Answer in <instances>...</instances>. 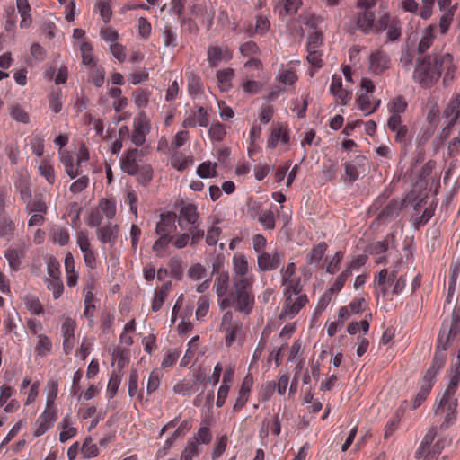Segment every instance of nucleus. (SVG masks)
Masks as SVG:
<instances>
[{"mask_svg": "<svg viewBox=\"0 0 460 460\" xmlns=\"http://www.w3.org/2000/svg\"><path fill=\"white\" fill-rule=\"evenodd\" d=\"M402 205L397 200H391L378 214L379 220H387L397 216Z\"/></svg>", "mask_w": 460, "mask_h": 460, "instance_id": "a18cd8bd", "label": "nucleus"}, {"mask_svg": "<svg viewBox=\"0 0 460 460\" xmlns=\"http://www.w3.org/2000/svg\"><path fill=\"white\" fill-rule=\"evenodd\" d=\"M456 69L451 54L429 55L418 60L412 79L422 88H430L444 74L443 83L447 84L454 80Z\"/></svg>", "mask_w": 460, "mask_h": 460, "instance_id": "f257e3e1", "label": "nucleus"}, {"mask_svg": "<svg viewBox=\"0 0 460 460\" xmlns=\"http://www.w3.org/2000/svg\"><path fill=\"white\" fill-rule=\"evenodd\" d=\"M254 283H232L227 297L221 302L220 309L233 307L236 312L249 315L255 305V296L252 291Z\"/></svg>", "mask_w": 460, "mask_h": 460, "instance_id": "7ed1b4c3", "label": "nucleus"}, {"mask_svg": "<svg viewBox=\"0 0 460 460\" xmlns=\"http://www.w3.org/2000/svg\"><path fill=\"white\" fill-rule=\"evenodd\" d=\"M209 119L207 111L203 107H199L196 111L189 113L182 121L184 128H195L196 126L207 127Z\"/></svg>", "mask_w": 460, "mask_h": 460, "instance_id": "b1692460", "label": "nucleus"}, {"mask_svg": "<svg viewBox=\"0 0 460 460\" xmlns=\"http://www.w3.org/2000/svg\"><path fill=\"white\" fill-rule=\"evenodd\" d=\"M435 31L436 26L433 24H430L427 28H425L418 45L419 53L422 54L430 48L436 37Z\"/></svg>", "mask_w": 460, "mask_h": 460, "instance_id": "c9c22d12", "label": "nucleus"}, {"mask_svg": "<svg viewBox=\"0 0 460 460\" xmlns=\"http://www.w3.org/2000/svg\"><path fill=\"white\" fill-rule=\"evenodd\" d=\"M47 288L52 292L53 298L58 299L64 292V285L60 278H52L45 280Z\"/></svg>", "mask_w": 460, "mask_h": 460, "instance_id": "864d4df0", "label": "nucleus"}, {"mask_svg": "<svg viewBox=\"0 0 460 460\" xmlns=\"http://www.w3.org/2000/svg\"><path fill=\"white\" fill-rule=\"evenodd\" d=\"M389 65V56L381 49L373 52L369 57V70L376 75L382 74Z\"/></svg>", "mask_w": 460, "mask_h": 460, "instance_id": "4be33fe9", "label": "nucleus"}, {"mask_svg": "<svg viewBox=\"0 0 460 460\" xmlns=\"http://www.w3.org/2000/svg\"><path fill=\"white\" fill-rule=\"evenodd\" d=\"M161 37L165 48L174 49L178 45L177 31L171 25H164L161 31Z\"/></svg>", "mask_w": 460, "mask_h": 460, "instance_id": "f704fd0d", "label": "nucleus"}, {"mask_svg": "<svg viewBox=\"0 0 460 460\" xmlns=\"http://www.w3.org/2000/svg\"><path fill=\"white\" fill-rule=\"evenodd\" d=\"M49 104L52 112L57 114L61 111L63 107L61 89L54 90L49 93Z\"/></svg>", "mask_w": 460, "mask_h": 460, "instance_id": "603ef678", "label": "nucleus"}, {"mask_svg": "<svg viewBox=\"0 0 460 460\" xmlns=\"http://www.w3.org/2000/svg\"><path fill=\"white\" fill-rule=\"evenodd\" d=\"M151 130L150 121L146 112L134 119L131 141L137 146H141L146 142V137Z\"/></svg>", "mask_w": 460, "mask_h": 460, "instance_id": "9b49d317", "label": "nucleus"}, {"mask_svg": "<svg viewBox=\"0 0 460 460\" xmlns=\"http://www.w3.org/2000/svg\"><path fill=\"white\" fill-rule=\"evenodd\" d=\"M301 5V0H277L276 9L279 8L286 14L293 15L297 13Z\"/></svg>", "mask_w": 460, "mask_h": 460, "instance_id": "49530a36", "label": "nucleus"}, {"mask_svg": "<svg viewBox=\"0 0 460 460\" xmlns=\"http://www.w3.org/2000/svg\"><path fill=\"white\" fill-rule=\"evenodd\" d=\"M233 279L232 283H254V276L251 271L248 260L243 253H235L233 256Z\"/></svg>", "mask_w": 460, "mask_h": 460, "instance_id": "0eeeda50", "label": "nucleus"}, {"mask_svg": "<svg viewBox=\"0 0 460 460\" xmlns=\"http://www.w3.org/2000/svg\"><path fill=\"white\" fill-rule=\"evenodd\" d=\"M394 17L391 16L389 13H384L379 16L377 21L374 22L373 33H381L385 31Z\"/></svg>", "mask_w": 460, "mask_h": 460, "instance_id": "0e129e2a", "label": "nucleus"}, {"mask_svg": "<svg viewBox=\"0 0 460 460\" xmlns=\"http://www.w3.org/2000/svg\"><path fill=\"white\" fill-rule=\"evenodd\" d=\"M375 18L376 15L371 11L359 12L355 19L357 28L366 35L373 33Z\"/></svg>", "mask_w": 460, "mask_h": 460, "instance_id": "a878e982", "label": "nucleus"}, {"mask_svg": "<svg viewBox=\"0 0 460 460\" xmlns=\"http://www.w3.org/2000/svg\"><path fill=\"white\" fill-rule=\"evenodd\" d=\"M76 323L71 317H65L61 325V334L63 339H75V330Z\"/></svg>", "mask_w": 460, "mask_h": 460, "instance_id": "bf43d9fd", "label": "nucleus"}, {"mask_svg": "<svg viewBox=\"0 0 460 460\" xmlns=\"http://www.w3.org/2000/svg\"><path fill=\"white\" fill-rule=\"evenodd\" d=\"M407 106L405 98L401 95L392 99L387 104L389 114L401 116L406 111Z\"/></svg>", "mask_w": 460, "mask_h": 460, "instance_id": "c03bdc74", "label": "nucleus"}, {"mask_svg": "<svg viewBox=\"0 0 460 460\" xmlns=\"http://www.w3.org/2000/svg\"><path fill=\"white\" fill-rule=\"evenodd\" d=\"M61 163L64 165L65 171L66 174L71 178L75 179L79 174V166L78 162L74 164V157L68 153H61Z\"/></svg>", "mask_w": 460, "mask_h": 460, "instance_id": "58836bf2", "label": "nucleus"}, {"mask_svg": "<svg viewBox=\"0 0 460 460\" xmlns=\"http://www.w3.org/2000/svg\"><path fill=\"white\" fill-rule=\"evenodd\" d=\"M199 454V447L197 446V441L188 440L185 448L181 454L180 460H192V458L197 456Z\"/></svg>", "mask_w": 460, "mask_h": 460, "instance_id": "338daca9", "label": "nucleus"}, {"mask_svg": "<svg viewBox=\"0 0 460 460\" xmlns=\"http://www.w3.org/2000/svg\"><path fill=\"white\" fill-rule=\"evenodd\" d=\"M332 93L341 105H348L352 98V93L342 86V78L339 75H333L330 85Z\"/></svg>", "mask_w": 460, "mask_h": 460, "instance_id": "a211bd4d", "label": "nucleus"}, {"mask_svg": "<svg viewBox=\"0 0 460 460\" xmlns=\"http://www.w3.org/2000/svg\"><path fill=\"white\" fill-rule=\"evenodd\" d=\"M58 429L61 430L59 434V440L64 443L68 439L74 438L77 430L72 426L70 415H66L58 424Z\"/></svg>", "mask_w": 460, "mask_h": 460, "instance_id": "72a5a7b5", "label": "nucleus"}, {"mask_svg": "<svg viewBox=\"0 0 460 460\" xmlns=\"http://www.w3.org/2000/svg\"><path fill=\"white\" fill-rule=\"evenodd\" d=\"M436 436V428H430L427 431L415 453V457L418 460H445V457L439 458V455L444 448L443 442L437 441L434 443Z\"/></svg>", "mask_w": 460, "mask_h": 460, "instance_id": "20e7f679", "label": "nucleus"}, {"mask_svg": "<svg viewBox=\"0 0 460 460\" xmlns=\"http://www.w3.org/2000/svg\"><path fill=\"white\" fill-rule=\"evenodd\" d=\"M135 175L140 184L146 185L153 178V169L149 164H143Z\"/></svg>", "mask_w": 460, "mask_h": 460, "instance_id": "6e6d98bb", "label": "nucleus"}, {"mask_svg": "<svg viewBox=\"0 0 460 460\" xmlns=\"http://www.w3.org/2000/svg\"><path fill=\"white\" fill-rule=\"evenodd\" d=\"M16 225L13 220L7 216H0V237L10 241L14 236Z\"/></svg>", "mask_w": 460, "mask_h": 460, "instance_id": "e433bc0d", "label": "nucleus"}, {"mask_svg": "<svg viewBox=\"0 0 460 460\" xmlns=\"http://www.w3.org/2000/svg\"><path fill=\"white\" fill-rule=\"evenodd\" d=\"M24 304L28 311L32 314L39 315L43 313V306L36 296H27L24 299Z\"/></svg>", "mask_w": 460, "mask_h": 460, "instance_id": "e2e57ef3", "label": "nucleus"}, {"mask_svg": "<svg viewBox=\"0 0 460 460\" xmlns=\"http://www.w3.org/2000/svg\"><path fill=\"white\" fill-rule=\"evenodd\" d=\"M94 295L91 287L84 291V316L87 318L89 323L92 324L93 323V312L95 310V305L93 304Z\"/></svg>", "mask_w": 460, "mask_h": 460, "instance_id": "ea45409f", "label": "nucleus"}, {"mask_svg": "<svg viewBox=\"0 0 460 460\" xmlns=\"http://www.w3.org/2000/svg\"><path fill=\"white\" fill-rule=\"evenodd\" d=\"M100 208L108 219H111L116 215V203L113 199H103L100 201Z\"/></svg>", "mask_w": 460, "mask_h": 460, "instance_id": "774afa93", "label": "nucleus"}, {"mask_svg": "<svg viewBox=\"0 0 460 460\" xmlns=\"http://www.w3.org/2000/svg\"><path fill=\"white\" fill-rule=\"evenodd\" d=\"M444 115L447 125L442 130L443 137H447L451 128L455 125L460 115V95H457L445 109Z\"/></svg>", "mask_w": 460, "mask_h": 460, "instance_id": "aec40b11", "label": "nucleus"}, {"mask_svg": "<svg viewBox=\"0 0 460 460\" xmlns=\"http://www.w3.org/2000/svg\"><path fill=\"white\" fill-rule=\"evenodd\" d=\"M365 164V157H357L354 161L346 163L344 169L347 180L350 182L356 181L359 174L364 171L362 168Z\"/></svg>", "mask_w": 460, "mask_h": 460, "instance_id": "cd10ccee", "label": "nucleus"}, {"mask_svg": "<svg viewBox=\"0 0 460 460\" xmlns=\"http://www.w3.org/2000/svg\"><path fill=\"white\" fill-rule=\"evenodd\" d=\"M14 187L23 202L30 200V198H31V181L27 175L20 174L14 181Z\"/></svg>", "mask_w": 460, "mask_h": 460, "instance_id": "2f4dec72", "label": "nucleus"}, {"mask_svg": "<svg viewBox=\"0 0 460 460\" xmlns=\"http://www.w3.org/2000/svg\"><path fill=\"white\" fill-rule=\"evenodd\" d=\"M385 31L388 41L397 40L402 35L401 21L397 17H394Z\"/></svg>", "mask_w": 460, "mask_h": 460, "instance_id": "09e8293b", "label": "nucleus"}, {"mask_svg": "<svg viewBox=\"0 0 460 460\" xmlns=\"http://www.w3.org/2000/svg\"><path fill=\"white\" fill-rule=\"evenodd\" d=\"M283 296L285 302L281 316L288 318L295 317L309 301L307 296L301 294V292L289 293Z\"/></svg>", "mask_w": 460, "mask_h": 460, "instance_id": "9d476101", "label": "nucleus"}, {"mask_svg": "<svg viewBox=\"0 0 460 460\" xmlns=\"http://www.w3.org/2000/svg\"><path fill=\"white\" fill-rule=\"evenodd\" d=\"M243 323L234 318L231 311H226L220 324V331L225 333V341L227 347L232 346L241 336Z\"/></svg>", "mask_w": 460, "mask_h": 460, "instance_id": "39448f33", "label": "nucleus"}, {"mask_svg": "<svg viewBox=\"0 0 460 460\" xmlns=\"http://www.w3.org/2000/svg\"><path fill=\"white\" fill-rule=\"evenodd\" d=\"M53 344L51 339L46 334L38 335L34 346V353L40 358H47L52 353Z\"/></svg>", "mask_w": 460, "mask_h": 460, "instance_id": "c756f323", "label": "nucleus"}, {"mask_svg": "<svg viewBox=\"0 0 460 460\" xmlns=\"http://www.w3.org/2000/svg\"><path fill=\"white\" fill-rule=\"evenodd\" d=\"M76 243L80 251L83 253L85 265L90 269L96 268L95 253L91 247V243L88 237V232L81 230L77 233Z\"/></svg>", "mask_w": 460, "mask_h": 460, "instance_id": "4468645a", "label": "nucleus"}, {"mask_svg": "<svg viewBox=\"0 0 460 460\" xmlns=\"http://www.w3.org/2000/svg\"><path fill=\"white\" fill-rule=\"evenodd\" d=\"M141 152L137 148L127 150L123 153L119 164L121 170L128 175H135L141 165L138 161Z\"/></svg>", "mask_w": 460, "mask_h": 460, "instance_id": "dca6fc26", "label": "nucleus"}, {"mask_svg": "<svg viewBox=\"0 0 460 460\" xmlns=\"http://www.w3.org/2000/svg\"><path fill=\"white\" fill-rule=\"evenodd\" d=\"M443 331H445L444 342H447V346L448 347L449 341L460 334V316L454 313L452 314L450 324L447 325L444 323L439 333Z\"/></svg>", "mask_w": 460, "mask_h": 460, "instance_id": "c85d7f7f", "label": "nucleus"}, {"mask_svg": "<svg viewBox=\"0 0 460 460\" xmlns=\"http://www.w3.org/2000/svg\"><path fill=\"white\" fill-rule=\"evenodd\" d=\"M119 226L109 223L96 231L98 240L103 244H109L113 247L118 239Z\"/></svg>", "mask_w": 460, "mask_h": 460, "instance_id": "5701e85b", "label": "nucleus"}, {"mask_svg": "<svg viewBox=\"0 0 460 460\" xmlns=\"http://www.w3.org/2000/svg\"><path fill=\"white\" fill-rule=\"evenodd\" d=\"M16 7L21 15L20 27L22 29L29 28L32 23V18L28 0H16Z\"/></svg>", "mask_w": 460, "mask_h": 460, "instance_id": "473e14b6", "label": "nucleus"}, {"mask_svg": "<svg viewBox=\"0 0 460 460\" xmlns=\"http://www.w3.org/2000/svg\"><path fill=\"white\" fill-rule=\"evenodd\" d=\"M284 260V254L278 250L273 252H262L257 256V267L261 272L277 270Z\"/></svg>", "mask_w": 460, "mask_h": 460, "instance_id": "ddd939ff", "label": "nucleus"}, {"mask_svg": "<svg viewBox=\"0 0 460 460\" xmlns=\"http://www.w3.org/2000/svg\"><path fill=\"white\" fill-rule=\"evenodd\" d=\"M234 76L233 68H226L217 72V79L222 91H227L231 87V81Z\"/></svg>", "mask_w": 460, "mask_h": 460, "instance_id": "37998d69", "label": "nucleus"}, {"mask_svg": "<svg viewBox=\"0 0 460 460\" xmlns=\"http://www.w3.org/2000/svg\"><path fill=\"white\" fill-rule=\"evenodd\" d=\"M407 282V270L402 255L395 256L393 263L387 268L382 269L374 278V295L378 299L380 296L391 299L394 296L400 295Z\"/></svg>", "mask_w": 460, "mask_h": 460, "instance_id": "f03ea898", "label": "nucleus"}, {"mask_svg": "<svg viewBox=\"0 0 460 460\" xmlns=\"http://www.w3.org/2000/svg\"><path fill=\"white\" fill-rule=\"evenodd\" d=\"M444 332L438 334L437 351L435 352L431 366L423 376L424 380L435 383L438 373L443 368L446 362V351L447 349V342H444Z\"/></svg>", "mask_w": 460, "mask_h": 460, "instance_id": "423d86ee", "label": "nucleus"}, {"mask_svg": "<svg viewBox=\"0 0 460 460\" xmlns=\"http://www.w3.org/2000/svg\"><path fill=\"white\" fill-rule=\"evenodd\" d=\"M26 252L27 246L24 243H19L4 251V257L12 270H18L20 269L21 261L25 256Z\"/></svg>", "mask_w": 460, "mask_h": 460, "instance_id": "6ab92c4d", "label": "nucleus"}, {"mask_svg": "<svg viewBox=\"0 0 460 460\" xmlns=\"http://www.w3.org/2000/svg\"><path fill=\"white\" fill-rule=\"evenodd\" d=\"M459 274H460V262L459 261L452 262L450 264V269H449V281H448V293L449 294L454 293Z\"/></svg>", "mask_w": 460, "mask_h": 460, "instance_id": "680f3d73", "label": "nucleus"}, {"mask_svg": "<svg viewBox=\"0 0 460 460\" xmlns=\"http://www.w3.org/2000/svg\"><path fill=\"white\" fill-rule=\"evenodd\" d=\"M456 9H457V4H455L453 6V9H451L450 11H447V13L446 12L443 13V14L440 16L439 22H438V29H439V32L442 35L447 34V31H449V28L451 27L453 18L455 15V12L456 11Z\"/></svg>", "mask_w": 460, "mask_h": 460, "instance_id": "de8ad7c7", "label": "nucleus"}, {"mask_svg": "<svg viewBox=\"0 0 460 460\" xmlns=\"http://www.w3.org/2000/svg\"><path fill=\"white\" fill-rule=\"evenodd\" d=\"M150 96L151 92L143 88H138L133 93L134 102L138 108L146 107L149 102Z\"/></svg>", "mask_w": 460, "mask_h": 460, "instance_id": "5fc2aeb1", "label": "nucleus"}, {"mask_svg": "<svg viewBox=\"0 0 460 460\" xmlns=\"http://www.w3.org/2000/svg\"><path fill=\"white\" fill-rule=\"evenodd\" d=\"M296 266L294 262H288L280 270L281 285L284 287L283 295L302 291L301 279L296 276Z\"/></svg>", "mask_w": 460, "mask_h": 460, "instance_id": "1a4fd4ad", "label": "nucleus"}, {"mask_svg": "<svg viewBox=\"0 0 460 460\" xmlns=\"http://www.w3.org/2000/svg\"><path fill=\"white\" fill-rule=\"evenodd\" d=\"M208 135L212 141L220 142L226 135V127L219 122H213L208 128Z\"/></svg>", "mask_w": 460, "mask_h": 460, "instance_id": "4d7b16f0", "label": "nucleus"}, {"mask_svg": "<svg viewBox=\"0 0 460 460\" xmlns=\"http://www.w3.org/2000/svg\"><path fill=\"white\" fill-rule=\"evenodd\" d=\"M208 62L210 66H217L221 62H227L232 54L227 47L210 46L207 51Z\"/></svg>", "mask_w": 460, "mask_h": 460, "instance_id": "412c9836", "label": "nucleus"}, {"mask_svg": "<svg viewBox=\"0 0 460 460\" xmlns=\"http://www.w3.org/2000/svg\"><path fill=\"white\" fill-rule=\"evenodd\" d=\"M290 140V131L284 124H278L270 128L267 140V148L275 149L279 145H287Z\"/></svg>", "mask_w": 460, "mask_h": 460, "instance_id": "2eb2a0df", "label": "nucleus"}, {"mask_svg": "<svg viewBox=\"0 0 460 460\" xmlns=\"http://www.w3.org/2000/svg\"><path fill=\"white\" fill-rule=\"evenodd\" d=\"M327 250L326 243L323 242L314 245L310 252L306 255V262L308 264H317L320 262Z\"/></svg>", "mask_w": 460, "mask_h": 460, "instance_id": "79ce46f5", "label": "nucleus"}, {"mask_svg": "<svg viewBox=\"0 0 460 460\" xmlns=\"http://www.w3.org/2000/svg\"><path fill=\"white\" fill-rule=\"evenodd\" d=\"M40 174L46 179L49 184L56 181V174L53 165L47 160H42L39 165Z\"/></svg>", "mask_w": 460, "mask_h": 460, "instance_id": "3c124183", "label": "nucleus"}, {"mask_svg": "<svg viewBox=\"0 0 460 460\" xmlns=\"http://www.w3.org/2000/svg\"><path fill=\"white\" fill-rule=\"evenodd\" d=\"M158 236V239L153 244L152 250L155 252L156 256L163 257L167 246L172 242L173 236Z\"/></svg>", "mask_w": 460, "mask_h": 460, "instance_id": "13d9d810", "label": "nucleus"}, {"mask_svg": "<svg viewBox=\"0 0 460 460\" xmlns=\"http://www.w3.org/2000/svg\"><path fill=\"white\" fill-rule=\"evenodd\" d=\"M198 217L197 207L193 204H187L180 209L178 219L179 226L183 228L187 225H194Z\"/></svg>", "mask_w": 460, "mask_h": 460, "instance_id": "bb28decb", "label": "nucleus"}, {"mask_svg": "<svg viewBox=\"0 0 460 460\" xmlns=\"http://www.w3.org/2000/svg\"><path fill=\"white\" fill-rule=\"evenodd\" d=\"M456 391L447 386L442 395L435 403V413L439 411H447L446 422L451 423L455 420V412L457 407V399L456 397Z\"/></svg>", "mask_w": 460, "mask_h": 460, "instance_id": "6e6552de", "label": "nucleus"}, {"mask_svg": "<svg viewBox=\"0 0 460 460\" xmlns=\"http://www.w3.org/2000/svg\"><path fill=\"white\" fill-rule=\"evenodd\" d=\"M26 204V211L27 213L38 212L44 213L47 210L46 203L40 199L36 198L32 199V197L30 198V200L24 201Z\"/></svg>", "mask_w": 460, "mask_h": 460, "instance_id": "69168bd1", "label": "nucleus"}, {"mask_svg": "<svg viewBox=\"0 0 460 460\" xmlns=\"http://www.w3.org/2000/svg\"><path fill=\"white\" fill-rule=\"evenodd\" d=\"M258 220L266 230L275 228V217L273 212L270 210H261L259 213Z\"/></svg>", "mask_w": 460, "mask_h": 460, "instance_id": "052dcab7", "label": "nucleus"}, {"mask_svg": "<svg viewBox=\"0 0 460 460\" xmlns=\"http://www.w3.org/2000/svg\"><path fill=\"white\" fill-rule=\"evenodd\" d=\"M47 387L49 389L46 399V406L45 409L49 410H58L55 401L57 399L58 394V384L57 380L51 379L49 380L47 384Z\"/></svg>", "mask_w": 460, "mask_h": 460, "instance_id": "a19ab883", "label": "nucleus"}, {"mask_svg": "<svg viewBox=\"0 0 460 460\" xmlns=\"http://www.w3.org/2000/svg\"><path fill=\"white\" fill-rule=\"evenodd\" d=\"M229 288V275L227 272L219 273L213 284V290L217 296L218 306L221 307V302L225 297H227Z\"/></svg>", "mask_w": 460, "mask_h": 460, "instance_id": "393cba45", "label": "nucleus"}, {"mask_svg": "<svg viewBox=\"0 0 460 460\" xmlns=\"http://www.w3.org/2000/svg\"><path fill=\"white\" fill-rule=\"evenodd\" d=\"M58 420V410L44 409L33 425V436L38 438L53 428Z\"/></svg>", "mask_w": 460, "mask_h": 460, "instance_id": "f8f14e48", "label": "nucleus"}, {"mask_svg": "<svg viewBox=\"0 0 460 460\" xmlns=\"http://www.w3.org/2000/svg\"><path fill=\"white\" fill-rule=\"evenodd\" d=\"M433 385L434 384H432L430 381H426L422 379L420 388L412 400L411 410H416L422 404V402L427 399L428 395L429 394Z\"/></svg>", "mask_w": 460, "mask_h": 460, "instance_id": "4c0bfd02", "label": "nucleus"}, {"mask_svg": "<svg viewBox=\"0 0 460 460\" xmlns=\"http://www.w3.org/2000/svg\"><path fill=\"white\" fill-rule=\"evenodd\" d=\"M177 215L173 212L163 213L160 215V220L155 226V234L157 235L172 236L177 230Z\"/></svg>", "mask_w": 460, "mask_h": 460, "instance_id": "f3484780", "label": "nucleus"}, {"mask_svg": "<svg viewBox=\"0 0 460 460\" xmlns=\"http://www.w3.org/2000/svg\"><path fill=\"white\" fill-rule=\"evenodd\" d=\"M172 288V282L167 281L164 283L159 288L155 291V296L152 300L151 309L153 312H157L161 309L164 302L167 298L169 292Z\"/></svg>", "mask_w": 460, "mask_h": 460, "instance_id": "7c9ffc66", "label": "nucleus"}, {"mask_svg": "<svg viewBox=\"0 0 460 460\" xmlns=\"http://www.w3.org/2000/svg\"><path fill=\"white\" fill-rule=\"evenodd\" d=\"M93 48L91 43L84 41L80 45V52L83 64L85 66H94V58L93 54Z\"/></svg>", "mask_w": 460, "mask_h": 460, "instance_id": "8fccbe9b", "label": "nucleus"}]
</instances>
